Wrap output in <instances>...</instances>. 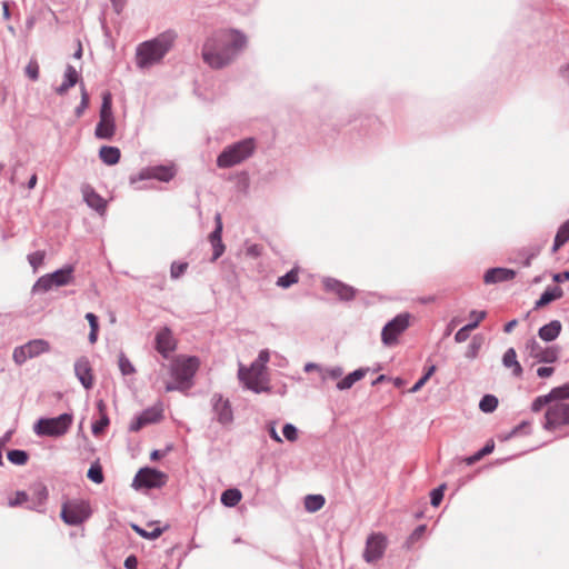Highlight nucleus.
Masks as SVG:
<instances>
[{"mask_svg": "<svg viewBox=\"0 0 569 569\" xmlns=\"http://www.w3.org/2000/svg\"><path fill=\"white\" fill-rule=\"evenodd\" d=\"M167 475L151 468H142L134 477L133 486L136 488H160L167 482Z\"/></svg>", "mask_w": 569, "mask_h": 569, "instance_id": "ddd939ff", "label": "nucleus"}, {"mask_svg": "<svg viewBox=\"0 0 569 569\" xmlns=\"http://www.w3.org/2000/svg\"><path fill=\"white\" fill-rule=\"evenodd\" d=\"M73 267L67 266L52 273L40 277L33 284V292H47L53 287H63L72 282L73 280Z\"/></svg>", "mask_w": 569, "mask_h": 569, "instance_id": "423d86ee", "label": "nucleus"}, {"mask_svg": "<svg viewBox=\"0 0 569 569\" xmlns=\"http://www.w3.org/2000/svg\"><path fill=\"white\" fill-rule=\"evenodd\" d=\"M299 281V270L297 268L290 270L277 280V286L287 289Z\"/></svg>", "mask_w": 569, "mask_h": 569, "instance_id": "72a5a7b5", "label": "nucleus"}, {"mask_svg": "<svg viewBox=\"0 0 569 569\" xmlns=\"http://www.w3.org/2000/svg\"><path fill=\"white\" fill-rule=\"evenodd\" d=\"M72 420L70 413H62L56 418H42L36 423L34 431L39 436L60 437L69 430Z\"/></svg>", "mask_w": 569, "mask_h": 569, "instance_id": "39448f33", "label": "nucleus"}, {"mask_svg": "<svg viewBox=\"0 0 569 569\" xmlns=\"http://www.w3.org/2000/svg\"><path fill=\"white\" fill-rule=\"evenodd\" d=\"M216 229L210 234V241L213 246V260L218 259L224 251V246L221 240L222 220L220 213L216 216Z\"/></svg>", "mask_w": 569, "mask_h": 569, "instance_id": "5701e85b", "label": "nucleus"}, {"mask_svg": "<svg viewBox=\"0 0 569 569\" xmlns=\"http://www.w3.org/2000/svg\"><path fill=\"white\" fill-rule=\"evenodd\" d=\"M118 362H119V369L122 372V375L127 376V375H132L134 372V367L132 366L130 360L123 353H121L119 356Z\"/></svg>", "mask_w": 569, "mask_h": 569, "instance_id": "79ce46f5", "label": "nucleus"}, {"mask_svg": "<svg viewBox=\"0 0 569 569\" xmlns=\"http://www.w3.org/2000/svg\"><path fill=\"white\" fill-rule=\"evenodd\" d=\"M487 313L486 311H477L473 310L470 312V318L472 319V322L470 325H475V329L479 326V323L486 318Z\"/></svg>", "mask_w": 569, "mask_h": 569, "instance_id": "864d4df0", "label": "nucleus"}, {"mask_svg": "<svg viewBox=\"0 0 569 569\" xmlns=\"http://www.w3.org/2000/svg\"><path fill=\"white\" fill-rule=\"evenodd\" d=\"M323 288L327 292L336 295L340 300L350 301L356 296V289L337 279L327 278L323 280Z\"/></svg>", "mask_w": 569, "mask_h": 569, "instance_id": "a211bd4d", "label": "nucleus"}, {"mask_svg": "<svg viewBox=\"0 0 569 569\" xmlns=\"http://www.w3.org/2000/svg\"><path fill=\"white\" fill-rule=\"evenodd\" d=\"M132 529H133V530H134L139 536H141V537H143V538H147V539H156V538L160 537V536H161V533H162V531H163V530H162L161 528H159V527H153L151 531H148V530H146V529L140 528V527H139V526H137V525H133V526H132Z\"/></svg>", "mask_w": 569, "mask_h": 569, "instance_id": "4c0bfd02", "label": "nucleus"}, {"mask_svg": "<svg viewBox=\"0 0 569 569\" xmlns=\"http://www.w3.org/2000/svg\"><path fill=\"white\" fill-rule=\"evenodd\" d=\"M569 240V219L561 224L555 237L552 252H557Z\"/></svg>", "mask_w": 569, "mask_h": 569, "instance_id": "7c9ffc66", "label": "nucleus"}, {"mask_svg": "<svg viewBox=\"0 0 569 569\" xmlns=\"http://www.w3.org/2000/svg\"><path fill=\"white\" fill-rule=\"evenodd\" d=\"M563 292L560 287H553L552 289H547L536 302V309L542 308L550 303L553 300L560 299Z\"/></svg>", "mask_w": 569, "mask_h": 569, "instance_id": "c85d7f7f", "label": "nucleus"}, {"mask_svg": "<svg viewBox=\"0 0 569 569\" xmlns=\"http://www.w3.org/2000/svg\"><path fill=\"white\" fill-rule=\"evenodd\" d=\"M124 566L127 569H136L137 567V559L131 556V557H128L124 561Z\"/></svg>", "mask_w": 569, "mask_h": 569, "instance_id": "680f3d73", "label": "nucleus"}, {"mask_svg": "<svg viewBox=\"0 0 569 569\" xmlns=\"http://www.w3.org/2000/svg\"><path fill=\"white\" fill-rule=\"evenodd\" d=\"M516 277V272L512 269L507 268H493L489 269L483 277L486 283H497L502 281L512 280Z\"/></svg>", "mask_w": 569, "mask_h": 569, "instance_id": "4be33fe9", "label": "nucleus"}, {"mask_svg": "<svg viewBox=\"0 0 569 569\" xmlns=\"http://www.w3.org/2000/svg\"><path fill=\"white\" fill-rule=\"evenodd\" d=\"M445 488H446V486L441 485L440 487H438L431 491V505L432 506L438 507L440 505V502L442 501V498H443Z\"/></svg>", "mask_w": 569, "mask_h": 569, "instance_id": "3c124183", "label": "nucleus"}, {"mask_svg": "<svg viewBox=\"0 0 569 569\" xmlns=\"http://www.w3.org/2000/svg\"><path fill=\"white\" fill-rule=\"evenodd\" d=\"M282 432L284 438L289 441H296L298 438L297 428L290 423L284 425Z\"/></svg>", "mask_w": 569, "mask_h": 569, "instance_id": "603ef678", "label": "nucleus"}, {"mask_svg": "<svg viewBox=\"0 0 569 569\" xmlns=\"http://www.w3.org/2000/svg\"><path fill=\"white\" fill-rule=\"evenodd\" d=\"M518 325L517 320H511L505 326V332L510 333L513 328Z\"/></svg>", "mask_w": 569, "mask_h": 569, "instance_id": "338daca9", "label": "nucleus"}, {"mask_svg": "<svg viewBox=\"0 0 569 569\" xmlns=\"http://www.w3.org/2000/svg\"><path fill=\"white\" fill-rule=\"evenodd\" d=\"M83 198L87 204L96 211L103 213L107 208L106 200L100 197L92 188L87 187L83 189Z\"/></svg>", "mask_w": 569, "mask_h": 569, "instance_id": "b1692460", "label": "nucleus"}, {"mask_svg": "<svg viewBox=\"0 0 569 569\" xmlns=\"http://www.w3.org/2000/svg\"><path fill=\"white\" fill-rule=\"evenodd\" d=\"M211 402L217 421L223 426L230 425L233 421V412L229 400L221 395H213Z\"/></svg>", "mask_w": 569, "mask_h": 569, "instance_id": "f3484780", "label": "nucleus"}, {"mask_svg": "<svg viewBox=\"0 0 569 569\" xmlns=\"http://www.w3.org/2000/svg\"><path fill=\"white\" fill-rule=\"evenodd\" d=\"M177 39L173 31L160 33L152 40L144 41L137 49V63L141 68L153 66L171 50Z\"/></svg>", "mask_w": 569, "mask_h": 569, "instance_id": "f03ea898", "label": "nucleus"}, {"mask_svg": "<svg viewBox=\"0 0 569 569\" xmlns=\"http://www.w3.org/2000/svg\"><path fill=\"white\" fill-rule=\"evenodd\" d=\"M87 476L91 481L96 483H101L103 481V472L99 463H93L88 470Z\"/></svg>", "mask_w": 569, "mask_h": 569, "instance_id": "a19ab883", "label": "nucleus"}, {"mask_svg": "<svg viewBox=\"0 0 569 569\" xmlns=\"http://www.w3.org/2000/svg\"><path fill=\"white\" fill-rule=\"evenodd\" d=\"M498 406V399L492 395H486L479 403V408L483 412H492Z\"/></svg>", "mask_w": 569, "mask_h": 569, "instance_id": "e433bc0d", "label": "nucleus"}, {"mask_svg": "<svg viewBox=\"0 0 569 569\" xmlns=\"http://www.w3.org/2000/svg\"><path fill=\"white\" fill-rule=\"evenodd\" d=\"M162 418H163V409H162L161 405L152 406V407L143 410L136 418V420L131 422L130 430L137 432L148 425L159 422L160 420H162Z\"/></svg>", "mask_w": 569, "mask_h": 569, "instance_id": "dca6fc26", "label": "nucleus"}, {"mask_svg": "<svg viewBox=\"0 0 569 569\" xmlns=\"http://www.w3.org/2000/svg\"><path fill=\"white\" fill-rule=\"evenodd\" d=\"M551 402L552 401L550 399L549 393L545 395V396H540V397L535 399V401L532 402L531 409L535 412H539L545 406L552 405Z\"/></svg>", "mask_w": 569, "mask_h": 569, "instance_id": "de8ad7c7", "label": "nucleus"}, {"mask_svg": "<svg viewBox=\"0 0 569 569\" xmlns=\"http://www.w3.org/2000/svg\"><path fill=\"white\" fill-rule=\"evenodd\" d=\"M551 401H561L569 399V381L563 386L556 387L549 392Z\"/></svg>", "mask_w": 569, "mask_h": 569, "instance_id": "f704fd0d", "label": "nucleus"}, {"mask_svg": "<svg viewBox=\"0 0 569 569\" xmlns=\"http://www.w3.org/2000/svg\"><path fill=\"white\" fill-rule=\"evenodd\" d=\"M176 174V169L173 166H157L147 169L141 173V178H153L160 181L168 182Z\"/></svg>", "mask_w": 569, "mask_h": 569, "instance_id": "412c9836", "label": "nucleus"}, {"mask_svg": "<svg viewBox=\"0 0 569 569\" xmlns=\"http://www.w3.org/2000/svg\"><path fill=\"white\" fill-rule=\"evenodd\" d=\"M199 368V360L196 357L178 358L172 365L173 383H167L166 391L187 390L190 381Z\"/></svg>", "mask_w": 569, "mask_h": 569, "instance_id": "7ed1b4c3", "label": "nucleus"}, {"mask_svg": "<svg viewBox=\"0 0 569 569\" xmlns=\"http://www.w3.org/2000/svg\"><path fill=\"white\" fill-rule=\"evenodd\" d=\"M50 349V343L44 339L30 340L29 342L14 348L12 359L18 366H21L28 359L49 352Z\"/></svg>", "mask_w": 569, "mask_h": 569, "instance_id": "9d476101", "label": "nucleus"}, {"mask_svg": "<svg viewBox=\"0 0 569 569\" xmlns=\"http://www.w3.org/2000/svg\"><path fill=\"white\" fill-rule=\"evenodd\" d=\"M436 366H431L427 372L413 385V387L410 389V392H417L419 391L422 386H425V383L430 379V377L435 373L436 371Z\"/></svg>", "mask_w": 569, "mask_h": 569, "instance_id": "37998d69", "label": "nucleus"}, {"mask_svg": "<svg viewBox=\"0 0 569 569\" xmlns=\"http://www.w3.org/2000/svg\"><path fill=\"white\" fill-rule=\"evenodd\" d=\"M526 351L531 358L546 363L556 362L559 356V349L557 347H542L533 338L527 341Z\"/></svg>", "mask_w": 569, "mask_h": 569, "instance_id": "4468645a", "label": "nucleus"}, {"mask_svg": "<svg viewBox=\"0 0 569 569\" xmlns=\"http://www.w3.org/2000/svg\"><path fill=\"white\" fill-rule=\"evenodd\" d=\"M187 269H188L187 262H173L171 264L170 276L172 279H178L186 272Z\"/></svg>", "mask_w": 569, "mask_h": 569, "instance_id": "49530a36", "label": "nucleus"}, {"mask_svg": "<svg viewBox=\"0 0 569 569\" xmlns=\"http://www.w3.org/2000/svg\"><path fill=\"white\" fill-rule=\"evenodd\" d=\"M256 149V142L252 138L241 140L227 147L217 159L219 168H230L248 159Z\"/></svg>", "mask_w": 569, "mask_h": 569, "instance_id": "20e7f679", "label": "nucleus"}, {"mask_svg": "<svg viewBox=\"0 0 569 569\" xmlns=\"http://www.w3.org/2000/svg\"><path fill=\"white\" fill-rule=\"evenodd\" d=\"M239 378L248 389L254 392L268 389L267 371L261 365H251L250 368L240 367Z\"/></svg>", "mask_w": 569, "mask_h": 569, "instance_id": "6e6552de", "label": "nucleus"}, {"mask_svg": "<svg viewBox=\"0 0 569 569\" xmlns=\"http://www.w3.org/2000/svg\"><path fill=\"white\" fill-rule=\"evenodd\" d=\"M387 539L382 533H373L367 539L363 558L368 562L380 559L386 550Z\"/></svg>", "mask_w": 569, "mask_h": 569, "instance_id": "2eb2a0df", "label": "nucleus"}, {"mask_svg": "<svg viewBox=\"0 0 569 569\" xmlns=\"http://www.w3.org/2000/svg\"><path fill=\"white\" fill-rule=\"evenodd\" d=\"M74 371L86 389H90L93 386L92 369L88 359H79L74 365Z\"/></svg>", "mask_w": 569, "mask_h": 569, "instance_id": "aec40b11", "label": "nucleus"}, {"mask_svg": "<svg viewBox=\"0 0 569 569\" xmlns=\"http://www.w3.org/2000/svg\"><path fill=\"white\" fill-rule=\"evenodd\" d=\"M481 459L480 455L476 452L473 456L467 458L465 461L467 465H472Z\"/></svg>", "mask_w": 569, "mask_h": 569, "instance_id": "774afa93", "label": "nucleus"}, {"mask_svg": "<svg viewBox=\"0 0 569 569\" xmlns=\"http://www.w3.org/2000/svg\"><path fill=\"white\" fill-rule=\"evenodd\" d=\"M8 459L13 465L23 466L28 462L29 456L23 450L14 449L8 452Z\"/></svg>", "mask_w": 569, "mask_h": 569, "instance_id": "c9c22d12", "label": "nucleus"}, {"mask_svg": "<svg viewBox=\"0 0 569 569\" xmlns=\"http://www.w3.org/2000/svg\"><path fill=\"white\" fill-rule=\"evenodd\" d=\"M78 72L72 66H68L64 72V81L56 89L58 94H64L78 82Z\"/></svg>", "mask_w": 569, "mask_h": 569, "instance_id": "a878e982", "label": "nucleus"}, {"mask_svg": "<svg viewBox=\"0 0 569 569\" xmlns=\"http://www.w3.org/2000/svg\"><path fill=\"white\" fill-rule=\"evenodd\" d=\"M493 448H495L493 442L487 443L481 450L478 451V453L480 455V457L482 459L485 456L491 453Z\"/></svg>", "mask_w": 569, "mask_h": 569, "instance_id": "bf43d9fd", "label": "nucleus"}, {"mask_svg": "<svg viewBox=\"0 0 569 569\" xmlns=\"http://www.w3.org/2000/svg\"><path fill=\"white\" fill-rule=\"evenodd\" d=\"M100 159L108 166H113L120 160V150L117 147L104 146L99 151Z\"/></svg>", "mask_w": 569, "mask_h": 569, "instance_id": "cd10ccee", "label": "nucleus"}, {"mask_svg": "<svg viewBox=\"0 0 569 569\" xmlns=\"http://www.w3.org/2000/svg\"><path fill=\"white\" fill-rule=\"evenodd\" d=\"M502 362L505 367L512 368V372L516 377H520L522 375V367L517 360V355L513 348H509L505 352Z\"/></svg>", "mask_w": 569, "mask_h": 569, "instance_id": "bb28decb", "label": "nucleus"}, {"mask_svg": "<svg viewBox=\"0 0 569 569\" xmlns=\"http://www.w3.org/2000/svg\"><path fill=\"white\" fill-rule=\"evenodd\" d=\"M327 375L329 377H331L332 379H337V378H339L342 375V369L341 368H333L331 370H328Z\"/></svg>", "mask_w": 569, "mask_h": 569, "instance_id": "0e129e2a", "label": "nucleus"}, {"mask_svg": "<svg viewBox=\"0 0 569 569\" xmlns=\"http://www.w3.org/2000/svg\"><path fill=\"white\" fill-rule=\"evenodd\" d=\"M411 315L403 312L389 321L381 331L382 343L391 347L398 343V338L409 328Z\"/></svg>", "mask_w": 569, "mask_h": 569, "instance_id": "1a4fd4ad", "label": "nucleus"}, {"mask_svg": "<svg viewBox=\"0 0 569 569\" xmlns=\"http://www.w3.org/2000/svg\"><path fill=\"white\" fill-rule=\"evenodd\" d=\"M241 498H242V495H241L240 490H238V489H228V490L222 492V495H221V502L226 507H234V506H237L240 502Z\"/></svg>", "mask_w": 569, "mask_h": 569, "instance_id": "2f4dec72", "label": "nucleus"}, {"mask_svg": "<svg viewBox=\"0 0 569 569\" xmlns=\"http://www.w3.org/2000/svg\"><path fill=\"white\" fill-rule=\"evenodd\" d=\"M246 252L248 256L257 258V257L261 256L262 247L260 244L253 243L247 248Z\"/></svg>", "mask_w": 569, "mask_h": 569, "instance_id": "5fc2aeb1", "label": "nucleus"}, {"mask_svg": "<svg viewBox=\"0 0 569 569\" xmlns=\"http://www.w3.org/2000/svg\"><path fill=\"white\" fill-rule=\"evenodd\" d=\"M325 498L321 495H309L305 499V508L309 512H316L325 506Z\"/></svg>", "mask_w": 569, "mask_h": 569, "instance_id": "473e14b6", "label": "nucleus"}, {"mask_svg": "<svg viewBox=\"0 0 569 569\" xmlns=\"http://www.w3.org/2000/svg\"><path fill=\"white\" fill-rule=\"evenodd\" d=\"M110 421L107 413H103V416H100V420L96 421L92 425V432L93 435L98 436L103 432V430L109 426Z\"/></svg>", "mask_w": 569, "mask_h": 569, "instance_id": "c03bdc74", "label": "nucleus"}, {"mask_svg": "<svg viewBox=\"0 0 569 569\" xmlns=\"http://www.w3.org/2000/svg\"><path fill=\"white\" fill-rule=\"evenodd\" d=\"M24 71H26V74H27L28 78H30L33 81L38 80V78H39V64H38L37 60L31 59L29 61V63L27 64Z\"/></svg>", "mask_w": 569, "mask_h": 569, "instance_id": "a18cd8bd", "label": "nucleus"}, {"mask_svg": "<svg viewBox=\"0 0 569 569\" xmlns=\"http://www.w3.org/2000/svg\"><path fill=\"white\" fill-rule=\"evenodd\" d=\"M545 429L556 430L569 425V402L558 401L549 405L545 413Z\"/></svg>", "mask_w": 569, "mask_h": 569, "instance_id": "9b49d317", "label": "nucleus"}, {"mask_svg": "<svg viewBox=\"0 0 569 569\" xmlns=\"http://www.w3.org/2000/svg\"><path fill=\"white\" fill-rule=\"evenodd\" d=\"M246 37L234 30H220L209 37L202 47L203 61L212 69L228 66L246 46Z\"/></svg>", "mask_w": 569, "mask_h": 569, "instance_id": "f257e3e1", "label": "nucleus"}, {"mask_svg": "<svg viewBox=\"0 0 569 569\" xmlns=\"http://www.w3.org/2000/svg\"><path fill=\"white\" fill-rule=\"evenodd\" d=\"M553 371L555 369L552 367H540L537 370V375L540 378H549L550 376H552Z\"/></svg>", "mask_w": 569, "mask_h": 569, "instance_id": "13d9d810", "label": "nucleus"}, {"mask_svg": "<svg viewBox=\"0 0 569 569\" xmlns=\"http://www.w3.org/2000/svg\"><path fill=\"white\" fill-rule=\"evenodd\" d=\"M97 408H98L100 416H103V413H107V406L103 400H99L97 402Z\"/></svg>", "mask_w": 569, "mask_h": 569, "instance_id": "69168bd1", "label": "nucleus"}, {"mask_svg": "<svg viewBox=\"0 0 569 569\" xmlns=\"http://www.w3.org/2000/svg\"><path fill=\"white\" fill-rule=\"evenodd\" d=\"M28 501V495L24 491H17L12 498L9 499L10 507H17Z\"/></svg>", "mask_w": 569, "mask_h": 569, "instance_id": "8fccbe9b", "label": "nucleus"}, {"mask_svg": "<svg viewBox=\"0 0 569 569\" xmlns=\"http://www.w3.org/2000/svg\"><path fill=\"white\" fill-rule=\"evenodd\" d=\"M91 515V509L86 501H70L62 506L61 518L71 526L81 525Z\"/></svg>", "mask_w": 569, "mask_h": 569, "instance_id": "f8f14e48", "label": "nucleus"}, {"mask_svg": "<svg viewBox=\"0 0 569 569\" xmlns=\"http://www.w3.org/2000/svg\"><path fill=\"white\" fill-rule=\"evenodd\" d=\"M269 361V352L267 350L260 351L258 359L252 365H261L266 368V363Z\"/></svg>", "mask_w": 569, "mask_h": 569, "instance_id": "4d7b16f0", "label": "nucleus"}, {"mask_svg": "<svg viewBox=\"0 0 569 569\" xmlns=\"http://www.w3.org/2000/svg\"><path fill=\"white\" fill-rule=\"evenodd\" d=\"M481 346L482 339L480 337H475L467 348L466 357L469 359H475L478 356Z\"/></svg>", "mask_w": 569, "mask_h": 569, "instance_id": "ea45409f", "label": "nucleus"}, {"mask_svg": "<svg viewBox=\"0 0 569 569\" xmlns=\"http://www.w3.org/2000/svg\"><path fill=\"white\" fill-rule=\"evenodd\" d=\"M86 319L88 320V322L90 325V330L99 331L98 318H97V316L94 313L88 312L86 315Z\"/></svg>", "mask_w": 569, "mask_h": 569, "instance_id": "6e6d98bb", "label": "nucleus"}, {"mask_svg": "<svg viewBox=\"0 0 569 569\" xmlns=\"http://www.w3.org/2000/svg\"><path fill=\"white\" fill-rule=\"evenodd\" d=\"M425 529L426 527L425 526H419L411 535V540H416V539H419L423 532H425Z\"/></svg>", "mask_w": 569, "mask_h": 569, "instance_id": "e2e57ef3", "label": "nucleus"}, {"mask_svg": "<svg viewBox=\"0 0 569 569\" xmlns=\"http://www.w3.org/2000/svg\"><path fill=\"white\" fill-rule=\"evenodd\" d=\"M46 258V251L39 250L36 252H32L28 256V261L30 266L33 268L34 271L38 270L40 266H42Z\"/></svg>", "mask_w": 569, "mask_h": 569, "instance_id": "58836bf2", "label": "nucleus"}, {"mask_svg": "<svg viewBox=\"0 0 569 569\" xmlns=\"http://www.w3.org/2000/svg\"><path fill=\"white\" fill-rule=\"evenodd\" d=\"M367 373V370L365 369H358L351 373H349L347 377H345L342 380H340L337 383V388L339 390H347L350 389L357 381L361 380Z\"/></svg>", "mask_w": 569, "mask_h": 569, "instance_id": "c756f323", "label": "nucleus"}, {"mask_svg": "<svg viewBox=\"0 0 569 569\" xmlns=\"http://www.w3.org/2000/svg\"><path fill=\"white\" fill-rule=\"evenodd\" d=\"M473 329H475V325H466L465 327L459 329L457 331V333L455 335L456 342H458V343L465 342L469 338L470 331H472Z\"/></svg>", "mask_w": 569, "mask_h": 569, "instance_id": "09e8293b", "label": "nucleus"}, {"mask_svg": "<svg viewBox=\"0 0 569 569\" xmlns=\"http://www.w3.org/2000/svg\"><path fill=\"white\" fill-rule=\"evenodd\" d=\"M553 280L556 282L569 281V271L555 274Z\"/></svg>", "mask_w": 569, "mask_h": 569, "instance_id": "052dcab7", "label": "nucleus"}, {"mask_svg": "<svg viewBox=\"0 0 569 569\" xmlns=\"http://www.w3.org/2000/svg\"><path fill=\"white\" fill-rule=\"evenodd\" d=\"M156 349L163 357H167L176 349V340L169 328L161 329L156 336Z\"/></svg>", "mask_w": 569, "mask_h": 569, "instance_id": "6ab92c4d", "label": "nucleus"}, {"mask_svg": "<svg viewBox=\"0 0 569 569\" xmlns=\"http://www.w3.org/2000/svg\"><path fill=\"white\" fill-rule=\"evenodd\" d=\"M116 124L112 114V97L110 92L102 96L100 120L96 128V136L100 139H111L114 136Z\"/></svg>", "mask_w": 569, "mask_h": 569, "instance_id": "0eeeda50", "label": "nucleus"}, {"mask_svg": "<svg viewBox=\"0 0 569 569\" xmlns=\"http://www.w3.org/2000/svg\"><path fill=\"white\" fill-rule=\"evenodd\" d=\"M561 329H562L561 322L559 320H552L549 323L542 326L539 329L538 335L543 341L549 342V341H553L555 339H557L559 337Z\"/></svg>", "mask_w": 569, "mask_h": 569, "instance_id": "393cba45", "label": "nucleus"}]
</instances>
